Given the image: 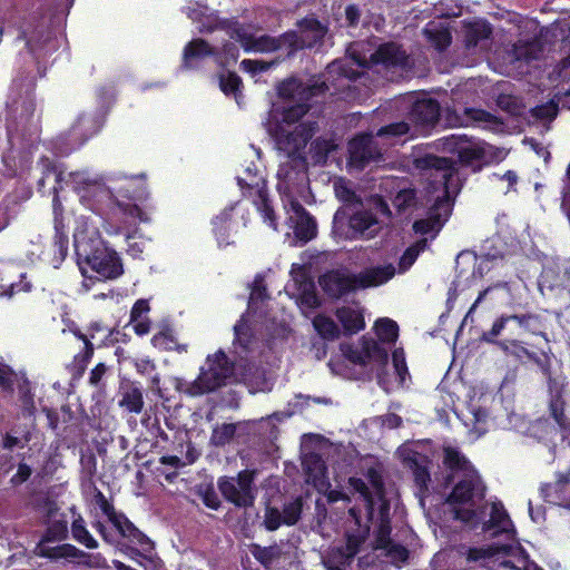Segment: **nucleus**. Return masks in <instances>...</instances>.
Masks as SVG:
<instances>
[{"label":"nucleus","instance_id":"nucleus-1","mask_svg":"<svg viewBox=\"0 0 570 570\" xmlns=\"http://www.w3.org/2000/svg\"><path fill=\"white\" fill-rule=\"evenodd\" d=\"M413 164L416 169L425 173L428 202L433 203L428 208L426 217L416 219L412 229L415 234L434 238L452 214L454 197L461 189L459 171L451 158L432 154L416 157Z\"/></svg>","mask_w":570,"mask_h":570},{"label":"nucleus","instance_id":"nucleus-2","mask_svg":"<svg viewBox=\"0 0 570 570\" xmlns=\"http://www.w3.org/2000/svg\"><path fill=\"white\" fill-rule=\"evenodd\" d=\"M313 122H299L293 130L281 128L276 140L279 148L288 154L291 160L281 166L278 177L289 187L307 180V160L303 150L313 138Z\"/></svg>","mask_w":570,"mask_h":570},{"label":"nucleus","instance_id":"nucleus-3","mask_svg":"<svg viewBox=\"0 0 570 570\" xmlns=\"http://www.w3.org/2000/svg\"><path fill=\"white\" fill-rule=\"evenodd\" d=\"M78 194L81 203L91 208L97 209L91 204V198L107 197L125 216L138 219L139 223H149V215L136 204L147 198L148 194L145 188H132V183H128L117 189V195L111 193L104 185L92 181H85L83 186L78 187Z\"/></svg>","mask_w":570,"mask_h":570},{"label":"nucleus","instance_id":"nucleus-4","mask_svg":"<svg viewBox=\"0 0 570 570\" xmlns=\"http://www.w3.org/2000/svg\"><path fill=\"white\" fill-rule=\"evenodd\" d=\"M76 256L85 278H92L88 275L89 269L97 274V279H116L124 274L120 256L101 239L76 244Z\"/></svg>","mask_w":570,"mask_h":570},{"label":"nucleus","instance_id":"nucleus-5","mask_svg":"<svg viewBox=\"0 0 570 570\" xmlns=\"http://www.w3.org/2000/svg\"><path fill=\"white\" fill-rule=\"evenodd\" d=\"M543 330L544 322L540 314L532 312L503 313L493 321L492 326L488 331L482 333L481 340L498 347L504 340H518L529 333L541 335L548 342L547 334Z\"/></svg>","mask_w":570,"mask_h":570},{"label":"nucleus","instance_id":"nucleus-6","mask_svg":"<svg viewBox=\"0 0 570 570\" xmlns=\"http://www.w3.org/2000/svg\"><path fill=\"white\" fill-rule=\"evenodd\" d=\"M235 375V364L223 350L206 357V366H202L198 376L188 384L184 393L195 397L217 391L227 385Z\"/></svg>","mask_w":570,"mask_h":570},{"label":"nucleus","instance_id":"nucleus-7","mask_svg":"<svg viewBox=\"0 0 570 570\" xmlns=\"http://www.w3.org/2000/svg\"><path fill=\"white\" fill-rule=\"evenodd\" d=\"M35 111L36 100L32 94L7 104L6 130L8 144L11 148L31 141L36 132Z\"/></svg>","mask_w":570,"mask_h":570},{"label":"nucleus","instance_id":"nucleus-8","mask_svg":"<svg viewBox=\"0 0 570 570\" xmlns=\"http://www.w3.org/2000/svg\"><path fill=\"white\" fill-rule=\"evenodd\" d=\"M377 223L376 216L371 212L358 210L350 215L346 208L340 207L333 216L332 233L344 240L372 238L374 233L371 228Z\"/></svg>","mask_w":570,"mask_h":570},{"label":"nucleus","instance_id":"nucleus-9","mask_svg":"<svg viewBox=\"0 0 570 570\" xmlns=\"http://www.w3.org/2000/svg\"><path fill=\"white\" fill-rule=\"evenodd\" d=\"M255 471L242 470L236 478L223 475L217 480V488L223 498L237 508H249L255 502Z\"/></svg>","mask_w":570,"mask_h":570},{"label":"nucleus","instance_id":"nucleus-10","mask_svg":"<svg viewBox=\"0 0 570 570\" xmlns=\"http://www.w3.org/2000/svg\"><path fill=\"white\" fill-rule=\"evenodd\" d=\"M16 41H24L27 51L36 59L45 57L47 45L51 41V31L38 13L24 16L17 26Z\"/></svg>","mask_w":570,"mask_h":570},{"label":"nucleus","instance_id":"nucleus-11","mask_svg":"<svg viewBox=\"0 0 570 570\" xmlns=\"http://www.w3.org/2000/svg\"><path fill=\"white\" fill-rule=\"evenodd\" d=\"M249 222V212L240 208V202H235L212 219L213 233L219 247H226L232 242L230 234L237 233L239 227H246Z\"/></svg>","mask_w":570,"mask_h":570},{"label":"nucleus","instance_id":"nucleus-12","mask_svg":"<svg viewBox=\"0 0 570 570\" xmlns=\"http://www.w3.org/2000/svg\"><path fill=\"white\" fill-rule=\"evenodd\" d=\"M237 185L244 197L253 199V204L261 213L263 220L276 230L277 216L268 195L267 181L263 177L254 175L250 183H247L242 177H237Z\"/></svg>","mask_w":570,"mask_h":570},{"label":"nucleus","instance_id":"nucleus-13","mask_svg":"<svg viewBox=\"0 0 570 570\" xmlns=\"http://www.w3.org/2000/svg\"><path fill=\"white\" fill-rule=\"evenodd\" d=\"M407 119L419 130L430 132L441 120V105L431 97L415 99L407 112Z\"/></svg>","mask_w":570,"mask_h":570},{"label":"nucleus","instance_id":"nucleus-14","mask_svg":"<svg viewBox=\"0 0 570 570\" xmlns=\"http://www.w3.org/2000/svg\"><path fill=\"white\" fill-rule=\"evenodd\" d=\"M318 284L325 295L335 301L358 291L355 274L342 269L327 271L320 276Z\"/></svg>","mask_w":570,"mask_h":570},{"label":"nucleus","instance_id":"nucleus-15","mask_svg":"<svg viewBox=\"0 0 570 570\" xmlns=\"http://www.w3.org/2000/svg\"><path fill=\"white\" fill-rule=\"evenodd\" d=\"M546 379L549 400V411L552 419L561 430H567L570 426V420L564 414L566 401L563 399L564 382L563 377L553 375L552 367L549 368L548 374H542Z\"/></svg>","mask_w":570,"mask_h":570},{"label":"nucleus","instance_id":"nucleus-16","mask_svg":"<svg viewBox=\"0 0 570 570\" xmlns=\"http://www.w3.org/2000/svg\"><path fill=\"white\" fill-rule=\"evenodd\" d=\"M370 524L345 533V543L333 550V559L342 567H350L370 534Z\"/></svg>","mask_w":570,"mask_h":570},{"label":"nucleus","instance_id":"nucleus-17","mask_svg":"<svg viewBox=\"0 0 570 570\" xmlns=\"http://www.w3.org/2000/svg\"><path fill=\"white\" fill-rule=\"evenodd\" d=\"M42 173L37 181V189L42 195L52 194V197L59 196L63 189L65 169L61 164H57L47 156H42L39 160Z\"/></svg>","mask_w":570,"mask_h":570},{"label":"nucleus","instance_id":"nucleus-18","mask_svg":"<svg viewBox=\"0 0 570 570\" xmlns=\"http://www.w3.org/2000/svg\"><path fill=\"white\" fill-rule=\"evenodd\" d=\"M218 29L226 31L232 39L238 41L245 51H250L253 35L248 33L236 18H215L202 23L199 31L210 33Z\"/></svg>","mask_w":570,"mask_h":570},{"label":"nucleus","instance_id":"nucleus-19","mask_svg":"<svg viewBox=\"0 0 570 570\" xmlns=\"http://www.w3.org/2000/svg\"><path fill=\"white\" fill-rule=\"evenodd\" d=\"M448 146L451 153L458 155L462 166L478 165L480 167V163L485 157L484 148L469 140L466 136H451Z\"/></svg>","mask_w":570,"mask_h":570},{"label":"nucleus","instance_id":"nucleus-20","mask_svg":"<svg viewBox=\"0 0 570 570\" xmlns=\"http://www.w3.org/2000/svg\"><path fill=\"white\" fill-rule=\"evenodd\" d=\"M116 529L119 537L126 540V543L139 546L141 550L149 552L154 549L153 541L141 532L124 512L110 522Z\"/></svg>","mask_w":570,"mask_h":570},{"label":"nucleus","instance_id":"nucleus-21","mask_svg":"<svg viewBox=\"0 0 570 570\" xmlns=\"http://www.w3.org/2000/svg\"><path fill=\"white\" fill-rule=\"evenodd\" d=\"M484 488L476 474H464V476L454 484L452 491L446 498L449 504H470L478 492L483 495Z\"/></svg>","mask_w":570,"mask_h":570},{"label":"nucleus","instance_id":"nucleus-22","mask_svg":"<svg viewBox=\"0 0 570 570\" xmlns=\"http://www.w3.org/2000/svg\"><path fill=\"white\" fill-rule=\"evenodd\" d=\"M291 208L295 215L294 235L298 242L306 244L317 235L316 220L296 199L291 202Z\"/></svg>","mask_w":570,"mask_h":570},{"label":"nucleus","instance_id":"nucleus-23","mask_svg":"<svg viewBox=\"0 0 570 570\" xmlns=\"http://www.w3.org/2000/svg\"><path fill=\"white\" fill-rule=\"evenodd\" d=\"M403 462L412 471L415 487L419 489L420 493H426L431 482V460L429 456L413 451L404 458Z\"/></svg>","mask_w":570,"mask_h":570},{"label":"nucleus","instance_id":"nucleus-24","mask_svg":"<svg viewBox=\"0 0 570 570\" xmlns=\"http://www.w3.org/2000/svg\"><path fill=\"white\" fill-rule=\"evenodd\" d=\"M395 267L391 263L366 267L355 274L358 289L384 285L395 276Z\"/></svg>","mask_w":570,"mask_h":570},{"label":"nucleus","instance_id":"nucleus-25","mask_svg":"<svg viewBox=\"0 0 570 570\" xmlns=\"http://www.w3.org/2000/svg\"><path fill=\"white\" fill-rule=\"evenodd\" d=\"M350 158L357 167L364 168L370 163L380 160L382 154L371 137L363 136L351 141Z\"/></svg>","mask_w":570,"mask_h":570},{"label":"nucleus","instance_id":"nucleus-26","mask_svg":"<svg viewBox=\"0 0 570 570\" xmlns=\"http://www.w3.org/2000/svg\"><path fill=\"white\" fill-rule=\"evenodd\" d=\"M118 406L132 414H140L144 410V394L141 386L131 381L122 382L118 391Z\"/></svg>","mask_w":570,"mask_h":570},{"label":"nucleus","instance_id":"nucleus-27","mask_svg":"<svg viewBox=\"0 0 570 570\" xmlns=\"http://www.w3.org/2000/svg\"><path fill=\"white\" fill-rule=\"evenodd\" d=\"M375 61L385 67L404 68L409 63V56L401 45L396 42H386L381 45L373 55Z\"/></svg>","mask_w":570,"mask_h":570},{"label":"nucleus","instance_id":"nucleus-28","mask_svg":"<svg viewBox=\"0 0 570 570\" xmlns=\"http://www.w3.org/2000/svg\"><path fill=\"white\" fill-rule=\"evenodd\" d=\"M334 315L342 325L344 336H352L365 328V318L360 309L341 306L335 309Z\"/></svg>","mask_w":570,"mask_h":570},{"label":"nucleus","instance_id":"nucleus-29","mask_svg":"<svg viewBox=\"0 0 570 570\" xmlns=\"http://www.w3.org/2000/svg\"><path fill=\"white\" fill-rule=\"evenodd\" d=\"M316 86H305L303 82L291 78L282 81L277 87V94L283 99L308 101L316 95Z\"/></svg>","mask_w":570,"mask_h":570},{"label":"nucleus","instance_id":"nucleus-30","mask_svg":"<svg viewBox=\"0 0 570 570\" xmlns=\"http://www.w3.org/2000/svg\"><path fill=\"white\" fill-rule=\"evenodd\" d=\"M442 451V464L446 470L450 471L445 478V483L451 484L453 482V473L468 471L470 468V461L455 446L445 445L443 446Z\"/></svg>","mask_w":570,"mask_h":570},{"label":"nucleus","instance_id":"nucleus-31","mask_svg":"<svg viewBox=\"0 0 570 570\" xmlns=\"http://www.w3.org/2000/svg\"><path fill=\"white\" fill-rule=\"evenodd\" d=\"M217 51L208 41L202 38L189 41L183 52V67L190 69L194 67L193 61L204 59L205 57H214Z\"/></svg>","mask_w":570,"mask_h":570},{"label":"nucleus","instance_id":"nucleus-32","mask_svg":"<svg viewBox=\"0 0 570 570\" xmlns=\"http://www.w3.org/2000/svg\"><path fill=\"white\" fill-rule=\"evenodd\" d=\"M423 35L426 41L439 52L445 51L452 43V35L448 27L442 23L429 22Z\"/></svg>","mask_w":570,"mask_h":570},{"label":"nucleus","instance_id":"nucleus-33","mask_svg":"<svg viewBox=\"0 0 570 570\" xmlns=\"http://www.w3.org/2000/svg\"><path fill=\"white\" fill-rule=\"evenodd\" d=\"M492 35V27L487 21L470 22L464 28V46L468 49L474 48L480 41L489 39Z\"/></svg>","mask_w":570,"mask_h":570},{"label":"nucleus","instance_id":"nucleus-34","mask_svg":"<svg viewBox=\"0 0 570 570\" xmlns=\"http://www.w3.org/2000/svg\"><path fill=\"white\" fill-rule=\"evenodd\" d=\"M36 553L37 556L42 558L58 560L68 558H80L83 554V551L71 543H62L52 548L46 546H37Z\"/></svg>","mask_w":570,"mask_h":570},{"label":"nucleus","instance_id":"nucleus-35","mask_svg":"<svg viewBox=\"0 0 570 570\" xmlns=\"http://www.w3.org/2000/svg\"><path fill=\"white\" fill-rule=\"evenodd\" d=\"M249 551L254 559L259 562L265 569H269L274 561L282 557V549L278 544L273 543L267 547H262L258 543H252Z\"/></svg>","mask_w":570,"mask_h":570},{"label":"nucleus","instance_id":"nucleus-36","mask_svg":"<svg viewBox=\"0 0 570 570\" xmlns=\"http://www.w3.org/2000/svg\"><path fill=\"white\" fill-rule=\"evenodd\" d=\"M347 485L353 494L358 493L361 495L365 502L366 517L372 520L374 518V495L365 481L357 476H350L347 479Z\"/></svg>","mask_w":570,"mask_h":570},{"label":"nucleus","instance_id":"nucleus-37","mask_svg":"<svg viewBox=\"0 0 570 570\" xmlns=\"http://www.w3.org/2000/svg\"><path fill=\"white\" fill-rule=\"evenodd\" d=\"M313 326L317 334L324 340L333 342L341 336L338 325L327 315L317 314L313 318Z\"/></svg>","mask_w":570,"mask_h":570},{"label":"nucleus","instance_id":"nucleus-38","mask_svg":"<svg viewBox=\"0 0 570 570\" xmlns=\"http://www.w3.org/2000/svg\"><path fill=\"white\" fill-rule=\"evenodd\" d=\"M363 353H364V365L368 362H375L382 366H385L389 362L387 351L373 338H362Z\"/></svg>","mask_w":570,"mask_h":570},{"label":"nucleus","instance_id":"nucleus-39","mask_svg":"<svg viewBox=\"0 0 570 570\" xmlns=\"http://www.w3.org/2000/svg\"><path fill=\"white\" fill-rule=\"evenodd\" d=\"M487 528L497 529L500 532H509L510 528H513L512 521L501 502L492 504Z\"/></svg>","mask_w":570,"mask_h":570},{"label":"nucleus","instance_id":"nucleus-40","mask_svg":"<svg viewBox=\"0 0 570 570\" xmlns=\"http://www.w3.org/2000/svg\"><path fill=\"white\" fill-rule=\"evenodd\" d=\"M71 535L75 541L86 547L87 549L98 548L97 540L86 528L85 520L81 515L75 518L71 522Z\"/></svg>","mask_w":570,"mask_h":570},{"label":"nucleus","instance_id":"nucleus-41","mask_svg":"<svg viewBox=\"0 0 570 570\" xmlns=\"http://www.w3.org/2000/svg\"><path fill=\"white\" fill-rule=\"evenodd\" d=\"M374 328L382 343L393 344L399 338V325L389 317L379 318L374 324Z\"/></svg>","mask_w":570,"mask_h":570},{"label":"nucleus","instance_id":"nucleus-42","mask_svg":"<svg viewBox=\"0 0 570 570\" xmlns=\"http://www.w3.org/2000/svg\"><path fill=\"white\" fill-rule=\"evenodd\" d=\"M498 348L504 353V355L509 357H513L521 364H525V358L529 355L530 350L527 347L525 343L521 340L507 341L501 342V345Z\"/></svg>","mask_w":570,"mask_h":570},{"label":"nucleus","instance_id":"nucleus-43","mask_svg":"<svg viewBox=\"0 0 570 570\" xmlns=\"http://www.w3.org/2000/svg\"><path fill=\"white\" fill-rule=\"evenodd\" d=\"M234 343L238 344L245 352L252 350L254 332L248 322L242 317L234 326Z\"/></svg>","mask_w":570,"mask_h":570},{"label":"nucleus","instance_id":"nucleus-44","mask_svg":"<svg viewBox=\"0 0 570 570\" xmlns=\"http://www.w3.org/2000/svg\"><path fill=\"white\" fill-rule=\"evenodd\" d=\"M94 344L86 343V346H83L82 352L73 356V361L70 365V373L72 374L73 379H79L83 375L88 366V363L94 356Z\"/></svg>","mask_w":570,"mask_h":570},{"label":"nucleus","instance_id":"nucleus-45","mask_svg":"<svg viewBox=\"0 0 570 570\" xmlns=\"http://www.w3.org/2000/svg\"><path fill=\"white\" fill-rule=\"evenodd\" d=\"M416 203L417 196L414 188H402L392 199V204L399 213H404L410 208L416 207Z\"/></svg>","mask_w":570,"mask_h":570},{"label":"nucleus","instance_id":"nucleus-46","mask_svg":"<svg viewBox=\"0 0 570 570\" xmlns=\"http://www.w3.org/2000/svg\"><path fill=\"white\" fill-rule=\"evenodd\" d=\"M553 353L551 347L548 346V350H539L529 352L527 362H531L537 366L541 374H548L549 368L552 367Z\"/></svg>","mask_w":570,"mask_h":570},{"label":"nucleus","instance_id":"nucleus-47","mask_svg":"<svg viewBox=\"0 0 570 570\" xmlns=\"http://www.w3.org/2000/svg\"><path fill=\"white\" fill-rule=\"evenodd\" d=\"M236 429L234 423H223L215 426L212 432L210 442L216 446L226 445L235 436Z\"/></svg>","mask_w":570,"mask_h":570},{"label":"nucleus","instance_id":"nucleus-48","mask_svg":"<svg viewBox=\"0 0 570 570\" xmlns=\"http://www.w3.org/2000/svg\"><path fill=\"white\" fill-rule=\"evenodd\" d=\"M68 537V528L66 521L52 522L42 534L38 546H43L47 542L61 541Z\"/></svg>","mask_w":570,"mask_h":570},{"label":"nucleus","instance_id":"nucleus-49","mask_svg":"<svg viewBox=\"0 0 570 570\" xmlns=\"http://www.w3.org/2000/svg\"><path fill=\"white\" fill-rule=\"evenodd\" d=\"M302 511L303 503L301 498H297L294 501L285 503L282 511V521L284 522L285 525H295L302 517Z\"/></svg>","mask_w":570,"mask_h":570},{"label":"nucleus","instance_id":"nucleus-50","mask_svg":"<svg viewBox=\"0 0 570 570\" xmlns=\"http://www.w3.org/2000/svg\"><path fill=\"white\" fill-rule=\"evenodd\" d=\"M390 510L391 503L386 498V492H384L382 497L374 495V518L372 520L367 518L366 523L370 524L373 521L385 523L391 522Z\"/></svg>","mask_w":570,"mask_h":570},{"label":"nucleus","instance_id":"nucleus-51","mask_svg":"<svg viewBox=\"0 0 570 570\" xmlns=\"http://www.w3.org/2000/svg\"><path fill=\"white\" fill-rule=\"evenodd\" d=\"M279 49H286V56L291 57L296 53L299 49L304 48V43L301 41L296 31H286L277 37Z\"/></svg>","mask_w":570,"mask_h":570},{"label":"nucleus","instance_id":"nucleus-52","mask_svg":"<svg viewBox=\"0 0 570 570\" xmlns=\"http://www.w3.org/2000/svg\"><path fill=\"white\" fill-rule=\"evenodd\" d=\"M69 238L68 236H53L52 242V265L58 268L68 255Z\"/></svg>","mask_w":570,"mask_h":570},{"label":"nucleus","instance_id":"nucleus-53","mask_svg":"<svg viewBox=\"0 0 570 570\" xmlns=\"http://www.w3.org/2000/svg\"><path fill=\"white\" fill-rule=\"evenodd\" d=\"M176 337L170 328L156 333L151 337V344L161 352H170L175 348Z\"/></svg>","mask_w":570,"mask_h":570},{"label":"nucleus","instance_id":"nucleus-54","mask_svg":"<svg viewBox=\"0 0 570 570\" xmlns=\"http://www.w3.org/2000/svg\"><path fill=\"white\" fill-rule=\"evenodd\" d=\"M309 108L311 106L306 100L285 108L283 111L284 122L288 125L296 124L309 111Z\"/></svg>","mask_w":570,"mask_h":570},{"label":"nucleus","instance_id":"nucleus-55","mask_svg":"<svg viewBox=\"0 0 570 570\" xmlns=\"http://www.w3.org/2000/svg\"><path fill=\"white\" fill-rule=\"evenodd\" d=\"M52 212H53V227L55 236H68L67 226L63 217V206L60 197L56 195L52 197Z\"/></svg>","mask_w":570,"mask_h":570},{"label":"nucleus","instance_id":"nucleus-56","mask_svg":"<svg viewBox=\"0 0 570 570\" xmlns=\"http://www.w3.org/2000/svg\"><path fill=\"white\" fill-rule=\"evenodd\" d=\"M242 79L236 72H228L226 76L220 75L219 88L226 95L237 96L240 92Z\"/></svg>","mask_w":570,"mask_h":570},{"label":"nucleus","instance_id":"nucleus-57","mask_svg":"<svg viewBox=\"0 0 570 570\" xmlns=\"http://www.w3.org/2000/svg\"><path fill=\"white\" fill-rule=\"evenodd\" d=\"M252 50L258 52H273L279 50L277 37L264 35L256 38L253 36L250 43V51Z\"/></svg>","mask_w":570,"mask_h":570},{"label":"nucleus","instance_id":"nucleus-58","mask_svg":"<svg viewBox=\"0 0 570 570\" xmlns=\"http://www.w3.org/2000/svg\"><path fill=\"white\" fill-rule=\"evenodd\" d=\"M335 149V145L332 139L317 137L312 141L311 150L313 153V157L320 161L325 160L331 151Z\"/></svg>","mask_w":570,"mask_h":570},{"label":"nucleus","instance_id":"nucleus-59","mask_svg":"<svg viewBox=\"0 0 570 570\" xmlns=\"http://www.w3.org/2000/svg\"><path fill=\"white\" fill-rule=\"evenodd\" d=\"M92 501L108 518L109 522L114 521V519L119 514V512L116 511L114 504L108 501L106 495L97 487H94Z\"/></svg>","mask_w":570,"mask_h":570},{"label":"nucleus","instance_id":"nucleus-60","mask_svg":"<svg viewBox=\"0 0 570 570\" xmlns=\"http://www.w3.org/2000/svg\"><path fill=\"white\" fill-rule=\"evenodd\" d=\"M410 131V125L406 121H396L391 122L385 126H382L377 132V137H395L400 138L405 136Z\"/></svg>","mask_w":570,"mask_h":570},{"label":"nucleus","instance_id":"nucleus-61","mask_svg":"<svg viewBox=\"0 0 570 570\" xmlns=\"http://www.w3.org/2000/svg\"><path fill=\"white\" fill-rule=\"evenodd\" d=\"M282 519V512L276 507L267 505L265 508L263 525L267 531L273 532L279 529L284 524Z\"/></svg>","mask_w":570,"mask_h":570},{"label":"nucleus","instance_id":"nucleus-62","mask_svg":"<svg viewBox=\"0 0 570 570\" xmlns=\"http://www.w3.org/2000/svg\"><path fill=\"white\" fill-rule=\"evenodd\" d=\"M275 65H276L275 61H265V60H257V59H244L240 62L242 69L252 73L253 76L266 72Z\"/></svg>","mask_w":570,"mask_h":570},{"label":"nucleus","instance_id":"nucleus-63","mask_svg":"<svg viewBox=\"0 0 570 570\" xmlns=\"http://www.w3.org/2000/svg\"><path fill=\"white\" fill-rule=\"evenodd\" d=\"M198 495L202 498L203 503L212 509L218 510L220 508V500L218 494L216 493L213 484H207L205 487H200L197 491Z\"/></svg>","mask_w":570,"mask_h":570},{"label":"nucleus","instance_id":"nucleus-64","mask_svg":"<svg viewBox=\"0 0 570 570\" xmlns=\"http://www.w3.org/2000/svg\"><path fill=\"white\" fill-rule=\"evenodd\" d=\"M392 362L395 373L400 379V383L403 384L405 382L406 376L410 375L403 348H396L393 351Z\"/></svg>","mask_w":570,"mask_h":570}]
</instances>
